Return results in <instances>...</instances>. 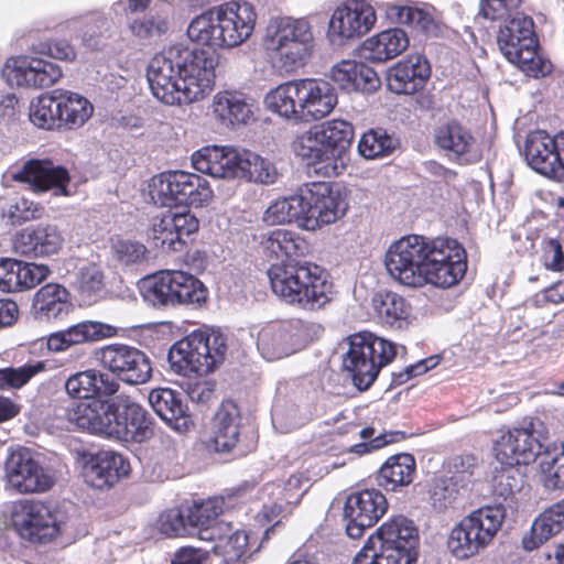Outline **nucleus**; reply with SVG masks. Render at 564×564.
I'll list each match as a JSON object with an SVG mask.
<instances>
[{
    "mask_svg": "<svg viewBox=\"0 0 564 564\" xmlns=\"http://www.w3.org/2000/svg\"><path fill=\"white\" fill-rule=\"evenodd\" d=\"M384 265L394 281L413 289L427 284L452 288L467 270L466 252L457 240L420 235H408L391 243Z\"/></svg>",
    "mask_w": 564,
    "mask_h": 564,
    "instance_id": "f257e3e1",
    "label": "nucleus"
},
{
    "mask_svg": "<svg viewBox=\"0 0 564 564\" xmlns=\"http://www.w3.org/2000/svg\"><path fill=\"white\" fill-rule=\"evenodd\" d=\"M216 65L215 52L170 46L150 61L147 77L151 93L169 106L198 101L213 90Z\"/></svg>",
    "mask_w": 564,
    "mask_h": 564,
    "instance_id": "f03ea898",
    "label": "nucleus"
},
{
    "mask_svg": "<svg viewBox=\"0 0 564 564\" xmlns=\"http://www.w3.org/2000/svg\"><path fill=\"white\" fill-rule=\"evenodd\" d=\"M68 422L91 434L123 442L142 443L153 435L149 412L129 395L110 402L91 400L68 412Z\"/></svg>",
    "mask_w": 564,
    "mask_h": 564,
    "instance_id": "7ed1b4c3",
    "label": "nucleus"
},
{
    "mask_svg": "<svg viewBox=\"0 0 564 564\" xmlns=\"http://www.w3.org/2000/svg\"><path fill=\"white\" fill-rule=\"evenodd\" d=\"M337 94L326 80L293 79L271 89L264 102L269 110L294 122H308L328 116L337 105Z\"/></svg>",
    "mask_w": 564,
    "mask_h": 564,
    "instance_id": "20e7f679",
    "label": "nucleus"
},
{
    "mask_svg": "<svg viewBox=\"0 0 564 564\" xmlns=\"http://www.w3.org/2000/svg\"><path fill=\"white\" fill-rule=\"evenodd\" d=\"M256 12L248 2L230 1L194 18L188 28L191 41L212 47H234L250 37Z\"/></svg>",
    "mask_w": 564,
    "mask_h": 564,
    "instance_id": "39448f33",
    "label": "nucleus"
},
{
    "mask_svg": "<svg viewBox=\"0 0 564 564\" xmlns=\"http://www.w3.org/2000/svg\"><path fill=\"white\" fill-rule=\"evenodd\" d=\"M273 293L286 304L317 311L330 301L332 285L311 262L272 264L267 272Z\"/></svg>",
    "mask_w": 564,
    "mask_h": 564,
    "instance_id": "423d86ee",
    "label": "nucleus"
},
{
    "mask_svg": "<svg viewBox=\"0 0 564 564\" xmlns=\"http://www.w3.org/2000/svg\"><path fill=\"white\" fill-rule=\"evenodd\" d=\"M263 41L273 66L288 75L305 66L314 51L312 25L305 19L271 20Z\"/></svg>",
    "mask_w": 564,
    "mask_h": 564,
    "instance_id": "0eeeda50",
    "label": "nucleus"
},
{
    "mask_svg": "<svg viewBox=\"0 0 564 564\" xmlns=\"http://www.w3.org/2000/svg\"><path fill=\"white\" fill-rule=\"evenodd\" d=\"M417 545L419 532L413 521L397 516L367 540L351 564H414Z\"/></svg>",
    "mask_w": 564,
    "mask_h": 564,
    "instance_id": "6e6552de",
    "label": "nucleus"
},
{
    "mask_svg": "<svg viewBox=\"0 0 564 564\" xmlns=\"http://www.w3.org/2000/svg\"><path fill=\"white\" fill-rule=\"evenodd\" d=\"M94 106L78 93L54 89L30 105L31 123L46 131H69L83 127L93 116Z\"/></svg>",
    "mask_w": 564,
    "mask_h": 564,
    "instance_id": "1a4fd4ad",
    "label": "nucleus"
},
{
    "mask_svg": "<svg viewBox=\"0 0 564 564\" xmlns=\"http://www.w3.org/2000/svg\"><path fill=\"white\" fill-rule=\"evenodd\" d=\"M226 350V338L220 332L199 329L176 341L169 350L167 360L177 375L202 377L224 361Z\"/></svg>",
    "mask_w": 564,
    "mask_h": 564,
    "instance_id": "9d476101",
    "label": "nucleus"
},
{
    "mask_svg": "<svg viewBox=\"0 0 564 564\" xmlns=\"http://www.w3.org/2000/svg\"><path fill=\"white\" fill-rule=\"evenodd\" d=\"M395 355L393 343L370 332H360L348 337L343 368L359 390H366L376 380L380 369L389 365Z\"/></svg>",
    "mask_w": 564,
    "mask_h": 564,
    "instance_id": "9b49d317",
    "label": "nucleus"
},
{
    "mask_svg": "<svg viewBox=\"0 0 564 564\" xmlns=\"http://www.w3.org/2000/svg\"><path fill=\"white\" fill-rule=\"evenodd\" d=\"M506 518L502 505L478 508L463 518L448 536L447 547L459 560L479 554L494 540Z\"/></svg>",
    "mask_w": 564,
    "mask_h": 564,
    "instance_id": "f8f14e48",
    "label": "nucleus"
},
{
    "mask_svg": "<svg viewBox=\"0 0 564 564\" xmlns=\"http://www.w3.org/2000/svg\"><path fill=\"white\" fill-rule=\"evenodd\" d=\"M143 300L153 307L200 305L207 299V289L192 274L165 270L148 275L139 282Z\"/></svg>",
    "mask_w": 564,
    "mask_h": 564,
    "instance_id": "ddd939ff",
    "label": "nucleus"
},
{
    "mask_svg": "<svg viewBox=\"0 0 564 564\" xmlns=\"http://www.w3.org/2000/svg\"><path fill=\"white\" fill-rule=\"evenodd\" d=\"M547 438L549 431L540 419H524L519 426L500 436L496 444V456L508 466L529 465L535 462L543 448L549 447L545 444Z\"/></svg>",
    "mask_w": 564,
    "mask_h": 564,
    "instance_id": "4468645a",
    "label": "nucleus"
},
{
    "mask_svg": "<svg viewBox=\"0 0 564 564\" xmlns=\"http://www.w3.org/2000/svg\"><path fill=\"white\" fill-rule=\"evenodd\" d=\"M11 518L18 534L32 543L51 542L61 531L57 513L39 500L14 502Z\"/></svg>",
    "mask_w": 564,
    "mask_h": 564,
    "instance_id": "2eb2a0df",
    "label": "nucleus"
},
{
    "mask_svg": "<svg viewBox=\"0 0 564 564\" xmlns=\"http://www.w3.org/2000/svg\"><path fill=\"white\" fill-rule=\"evenodd\" d=\"M97 358L105 369L127 384H143L152 376L150 358L144 351L133 346L107 345L99 349Z\"/></svg>",
    "mask_w": 564,
    "mask_h": 564,
    "instance_id": "dca6fc26",
    "label": "nucleus"
},
{
    "mask_svg": "<svg viewBox=\"0 0 564 564\" xmlns=\"http://www.w3.org/2000/svg\"><path fill=\"white\" fill-rule=\"evenodd\" d=\"M306 335V328L299 319L271 322L259 330L257 348L265 360H280L304 348Z\"/></svg>",
    "mask_w": 564,
    "mask_h": 564,
    "instance_id": "f3484780",
    "label": "nucleus"
},
{
    "mask_svg": "<svg viewBox=\"0 0 564 564\" xmlns=\"http://www.w3.org/2000/svg\"><path fill=\"white\" fill-rule=\"evenodd\" d=\"M304 223L303 228L315 230L324 225L335 223L345 215L347 204L340 192L326 182H313L304 185Z\"/></svg>",
    "mask_w": 564,
    "mask_h": 564,
    "instance_id": "a211bd4d",
    "label": "nucleus"
},
{
    "mask_svg": "<svg viewBox=\"0 0 564 564\" xmlns=\"http://www.w3.org/2000/svg\"><path fill=\"white\" fill-rule=\"evenodd\" d=\"M2 76L11 87L42 89L56 84L63 73L57 64L48 59L19 55L7 59Z\"/></svg>",
    "mask_w": 564,
    "mask_h": 564,
    "instance_id": "6ab92c4d",
    "label": "nucleus"
},
{
    "mask_svg": "<svg viewBox=\"0 0 564 564\" xmlns=\"http://www.w3.org/2000/svg\"><path fill=\"white\" fill-rule=\"evenodd\" d=\"M377 15L373 7L365 0H347L332 14L328 36L333 43L367 34L375 25Z\"/></svg>",
    "mask_w": 564,
    "mask_h": 564,
    "instance_id": "aec40b11",
    "label": "nucleus"
},
{
    "mask_svg": "<svg viewBox=\"0 0 564 564\" xmlns=\"http://www.w3.org/2000/svg\"><path fill=\"white\" fill-rule=\"evenodd\" d=\"M387 509V499L379 490L366 489L352 492L344 507L347 535L359 539L366 529L379 521Z\"/></svg>",
    "mask_w": 564,
    "mask_h": 564,
    "instance_id": "412c9836",
    "label": "nucleus"
},
{
    "mask_svg": "<svg viewBox=\"0 0 564 564\" xmlns=\"http://www.w3.org/2000/svg\"><path fill=\"white\" fill-rule=\"evenodd\" d=\"M6 477L9 485L21 494L50 490L55 478L41 466L29 452H13L6 462Z\"/></svg>",
    "mask_w": 564,
    "mask_h": 564,
    "instance_id": "4be33fe9",
    "label": "nucleus"
},
{
    "mask_svg": "<svg viewBox=\"0 0 564 564\" xmlns=\"http://www.w3.org/2000/svg\"><path fill=\"white\" fill-rule=\"evenodd\" d=\"M12 178L29 184L36 193L52 191L55 196L70 195L68 171L50 160H29L20 170L13 172Z\"/></svg>",
    "mask_w": 564,
    "mask_h": 564,
    "instance_id": "5701e85b",
    "label": "nucleus"
},
{
    "mask_svg": "<svg viewBox=\"0 0 564 564\" xmlns=\"http://www.w3.org/2000/svg\"><path fill=\"white\" fill-rule=\"evenodd\" d=\"M64 241V235L56 225H30L14 235L12 250L21 257H48L58 253Z\"/></svg>",
    "mask_w": 564,
    "mask_h": 564,
    "instance_id": "b1692460",
    "label": "nucleus"
},
{
    "mask_svg": "<svg viewBox=\"0 0 564 564\" xmlns=\"http://www.w3.org/2000/svg\"><path fill=\"white\" fill-rule=\"evenodd\" d=\"M198 226V219L189 210L167 212L161 218H153L149 238L155 248L177 251L184 245L183 237L194 234Z\"/></svg>",
    "mask_w": 564,
    "mask_h": 564,
    "instance_id": "393cba45",
    "label": "nucleus"
},
{
    "mask_svg": "<svg viewBox=\"0 0 564 564\" xmlns=\"http://www.w3.org/2000/svg\"><path fill=\"white\" fill-rule=\"evenodd\" d=\"M497 43L510 63L519 61L522 54L529 55L530 50L538 47L532 19L522 12H516L513 18L500 25Z\"/></svg>",
    "mask_w": 564,
    "mask_h": 564,
    "instance_id": "a878e982",
    "label": "nucleus"
},
{
    "mask_svg": "<svg viewBox=\"0 0 564 564\" xmlns=\"http://www.w3.org/2000/svg\"><path fill=\"white\" fill-rule=\"evenodd\" d=\"M292 150L296 156L306 161L316 174L324 177H335L340 174L338 163L322 140L316 126L299 134L292 142Z\"/></svg>",
    "mask_w": 564,
    "mask_h": 564,
    "instance_id": "bb28decb",
    "label": "nucleus"
},
{
    "mask_svg": "<svg viewBox=\"0 0 564 564\" xmlns=\"http://www.w3.org/2000/svg\"><path fill=\"white\" fill-rule=\"evenodd\" d=\"M435 143L451 160L460 164L474 163L480 159L471 131L456 120L436 129Z\"/></svg>",
    "mask_w": 564,
    "mask_h": 564,
    "instance_id": "cd10ccee",
    "label": "nucleus"
},
{
    "mask_svg": "<svg viewBox=\"0 0 564 564\" xmlns=\"http://www.w3.org/2000/svg\"><path fill=\"white\" fill-rule=\"evenodd\" d=\"M523 153L528 164L540 174L550 177L561 176L557 134L551 137L543 130L530 132L525 139Z\"/></svg>",
    "mask_w": 564,
    "mask_h": 564,
    "instance_id": "c85d7f7f",
    "label": "nucleus"
},
{
    "mask_svg": "<svg viewBox=\"0 0 564 564\" xmlns=\"http://www.w3.org/2000/svg\"><path fill=\"white\" fill-rule=\"evenodd\" d=\"M117 335V328L97 321H83L63 330L50 334L46 346L50 351L62 352L68 348Z\"/></svg>",
    "mask_w": 564,
    "mask_h": 564,
    "instance_id": "c756f323",
    "label": "nucleus"
},
{
    "mask_svg": "<svg viewBox=\"0 0 564 564\" xmlns=\"http://www.w3.org/2000/svg\"><path fill=\"white\" fill-rule=\"evenodd\" d=\"M430 74V64L423 55H409L388 69L387 86L392 93L411 95L424 86Z\"/></svg>",
    "mask_w": 564,
    "mask_h": 564,
    "instance_id": "7c9ffc66",
    "label": "nucleus"
},
{
    "mask_svg": "<svg viewBox=\"0 0 564 564\" xmlns=\"http://www.w3.org/2000/svg\"><path fill=\"white\" fill-rule=\"evenodd\" d=\"M129 464L122 455L101 451L93 455L84 467L86 484L96 489H106L115 485L129 473Z\"/></svg>",
    "mask_w": 564,
    "mask_h": 564,
    "instance_id": "2f4dec72",
    "label": "nucleus"
},
{
    "mask_svg": "<svg viewBox=\"0 0 564 564\" xmlns=\"http://www.w3.org/2000/svg\"><path fill=\"white\" fill-rule=\"evenodd\" d=\"M153 411L173 430L184 433L193 425L187 405L178 392L169 388H156L148 397Z\"/></svg>",
    "mask_w": 564,
    "mask_h": 564,
    "instance_id": "473e14b6",
    "label": "nucleus"
},
{
    "mask_svg": "<svg viewBox=\"0 0 564 564\" xmlns=\"http://www.w3.org/2000/svg\"><path fill=\"white\" fill-rule=\"evenodd\" d=\"M225 500L220 497L209 498L188 507V517L193 533L198 532V538L204 541L221 540V532L229 530V523L219 522Z\"/></svg>",
    "mask_w": 564,
    "mask_h": 564,
    "instance_id": "72a5a7b5",
    "label": "nucleus"
},
{
    "mask_svg": "<svg viewBox=\"0 0 564 564\" xmlns=\"http://www.w3.org/2000/svg\"><path fill=\"white\" fill-rule=\"evenodd\" d=\"M330 78L346 91L371 93L380 86L377 73L364 63L341 61L330 69Z\"/></svg>",
    "mask_w": 564,
    "mask_h": 564,
    "instance_id": "f704fd0d",
    "label": "nucleus"
},
{
    "mask_svg": "<svg viewBox=\"0 0 564 564\" xmlns=\"http://www.w3.org/2000/svg\"><path fill=\"white\" fill-rule=\"evenodd\" d=\"M386 14L394 23L408 25L426 36L436 37L442 32L441 22L426 9L409 3H389Z\"/></svg>",
    "mask_w": 564,
    "mask_h": 564,
    "instance_id": "c9c22d12",
    "label": "nucleus"
},
{
    "mask_svg": "<svg viewBox=\"0 0 564 564\" xmlns=\"http://www.w3.org/2000/svg\"><path fill=\"white\" fill-rule=\"evenodd\" d=\"M186 175L185 171H172L153 176L149 183V196L153 204L162 207L183 205L186 202Z\"/></svg>",
    "mask_w": 564,
    "mask_h": 564,
    "instance_id": "e433bc0d",
    "label": "nucleus"
},
{
    "mask_svg": "<svg viewBox=\"0 0 564 564\" xmlns=\"http://www.w3.org/2000/svg\"><path fill=\"white\" fill-rule=\"evenodd\" d=\"M73 308L69 292L58 283H47L34 295L33 310L40 319H57L68 315Z\"/></svg>",
    "mask_w": 564,
    "mask_h": 564,
    "instance_id": "4c0bfd02",
    "label": "nucleus"
},
{
    "mask_svg": "<svg viewBox=\"0 0 564 564\" xmlns=\"http://www.w3.org/2000/svg\"><path fill=\"white\" fill-rule=\"evenodd\" d=\"M409 45L405 31L399 28L380 32L368 39L361 48L362 56L376 63H382L400 55Z\"/></svg>",
    "mask_w": 564,
    "mask_h": 564,
    "instance_id": "58836bf2",
    "label": "nucleus"
},
{
    "mask_svg": "<svg viewBox=\"0 0 564 564\" xmlns=\"http://www.w3.org/2000/svg\"><path fill=\"white\" fill-rule=\"evenodd\" d=\"M240 435V413L231 401L223 402L215 414L213 440L217 452H229L238 443Z\"/></svg>",
    "mask_w": 564,
    "mask_h": 564,
    "instance_id": "ea45409f",
    "label": "nucleus"
},
{
    "mask_svg": "<svg viewBox=\"0 0 564 564\" xmlns=\"http://www.w3.org/2000/svg\"><path fill=\"white\" fill-rule=\"evenodd\" d=\"M261 246L275 258L296 259L310 252L308 242L299 234L288 229H273L262 236Z\"/></svg>",
    "mask_w": 564,
    "mask_h": 564,
    "instance_id": "a19ab883",
    "label": "nucleus"
},
{
    "mask_svg": "<svg viewBox=\"0 0 564 564\" xmlns=\"http://www.w3.org/2000/svg\"><path fill=\"white\" fill-rule=\"evenodd\" d=\"M414 473L415 459L411 454L392 455L379 469L377 484L387 491H397L412 482Z\"/></svg>",
    "mask_w": 564,
    "mask_h": 564,
    "instance_id": "79ce46f5",
    "label": "nucleus"
},
{
    "mask_svg": "<svg viewBox=\"0 0 564 564\" xmlns=\"http://www.w3.org/2000/svg\"><path fill=\"white\" fill-rule=\"evenodd\" d=\"M564 529V499L545 509L532 523L531 536L523 545L532 551Z\"/></svg>",
    "mask_w": 564,
    "mask_h": 564,
    "instance_id": "37998d69",
    "label": "nucleus"
},
{
    "mask_svg": "<svg viewBox=\"0 0 564 564\" xmlns=\"http://www.w3.org/2000/svg\"><path fill=\"white\" fill-rule=\"evenodd\" d=\"M316 127L319 130L322 140L330 150V153L334 154L335 162L338 163V169L341 173L345 169L346 152L354 139L352 126L346 120L333 119Z\"/></svg>",
    "mask_w": 564,
    "mask_h": 564,
    "instance_id": "c03bdc74",
    "label": "nucleus"
},
{
    "mask_svg": "<svg viewBox=\"0 0 564 564\" xmlns=\"http://www.w3.org/2000/svg\"><path fill=\"white\" fill-rule=\"evenodd\" d=\"M371 306L379 322L390 327L401 328L411 315L410 304L394 292L376 294Z\"/></svg>",
    "mask_w": 564,
    "mask_h": 564,
    "instance_id": "a18cd8bd",
    "label": "nucleus"
},
{
    "mask_svg": "<svg viewBox=\"0 0 564 564\" xmlns=\"http://www.w3.org/2000/svg\"><path fill=\"white\" fill-rule=\"evenodd\" d=\"M214 111L231 124L247 123L253 116V100L237 91L218 93L214 98Z\"/></svg>",
    "mask_w": 564,
    "mask_h": 564,
    "instance_id": "49530a36",
    "label": "nucleus"
},
{
    "mask_svg": "<svg viewBox=\"0 0 564 564\" xmlns=\"http://www.w3.org/2000/svg\"><path fill=\"white\" fill-rule=\"evenodd\" d=\"M304 217L303 188H300L297 194L271 203L264 212L263 220L269 225L296 221L303 228Z\"/></svg>",
    "mask_w": 564,
    "mask_h": 564,
    "instance_id": "de8ad7c7",
    "label": "nucleus"
},
{
    "mask_svg": "<svg viewBox=\"0 0 564 564\" xmlns=\"http://www.w3.org/2000/svg\"><path fill=\"white\" fill-rule=\"evenodd\" d=\"M96 370L89 369L72 375L65 382L67 394L74 399L83 401L66 409L65 416L68 420V412L82 404L89 403L91 400H100L96 398Z\"/></svg>",
    "mask_w": 564,
    "mask_h": 564,
    "instance_id": "09e8293b",
    "label": "nucleus"
},
{
    "mask_svg": "<svg viewBox=\"0 0 564 564\" xmlns=\"http://www.w3.org/2000/svg\"><path fill=\"white\" fill-rule=\"evenodd\" d=\"M156 527L167 538L192 535L193 529L188 517V507L171 508L160 513Z\"/></svg>",
    "mask_w": 564,
    "mask_h": 564,
    "instance_id": "8fccbe9b",
    "label": "nucleus"
},
{
    "mask_svg": "<svg viewBox=\"0 0 564 564\" xmlns=\"http://www.w3.org/2000/svg\"><path fill=\"white\" fill-rule=\"evenodd\" d=\"M398 141L383 129H371L365 132L359 142L358 151L366 159H376L390 154Z\"/></svg>",
    "mask_w": 564,
    "mask_h": 564,
    "instance_id": "3c124183",
    "label": "nucleus"
},
{
    "mask_svg": "<svg viewBox=\"0 0 564 564\" xmlns=\"http://www.w3.org/2000/svg\"><path fill=\"white\" fill-rule=\"evenodd\" d=\"M46 370V362L30 361L20 367H7L0 369V390L21 389L36 375Z\"/></svg>",
    "mask_w": 564,
    "mask_h": 564,
    "instance_id": "603ef678",
    "label": "nucleus"
},
{
    "mask_svg": "<svg viewBox=\"0 0 564 564\" xmlns=\"http://www.w3.org/2000/svg\"><path fill=\"white\" fill-rule=\"evenodd\" d=\"M242 178L261 184H273L279 177V172L273 163L260 155L246 150Z\"/></svg>",
    "mask_w": 564,
    "mask_h": 564,
    "instance_id": "864d4df0",
    "label": "nucleus"
},
{
    "mask_svg": "<svg viewBox=\"0 0 564 564\" xmlns=\"http://www.w3.org/2000/svg\"><path fill=\"white\" fill-rule=\"evenodd\" d=\"M541 473L544 476V485L547 488L557 489L564 487V445L554 447L543 453L540 462Z\"/></svg>",
    "mask_w": 564,
    "mask_h": 564,
    "instance_id": "5fc2aeb1",
    "label": "nucleus"
},
{
    "mask_svg": "<svg viewBox=\"0 0 564 564\" xmlns=\"http://www.w3.org/2000/svg\"><path fill=\"white\" fill-rule=\"evenodd\" d=\"M51 270L45 264L15 260L13 273L15 292L31 290L47 279Z\"/></svg>",
    "mask_w": 564,
    "mask_h": 564,
    "instance_id": "6e6d98bb",
    "label": "nucleus"
},
{
    "mask_svg": "<svg viewBox=\"0 0 564 564\" xmlns=\"http://www.w3.org/2000/svg\"><path fill=\"white\" fill-rule=\"evenodd\" d=\"M104 273L96 264H87L79 269L76 276V288L84 299L91 301L104 291Z\"/></svg>",
    "mask_w": 564,
    "mask_h": 564,
    "instance_id": "4d7b16f0",
    "label": "nucleus"
},
{
    "mask_svg": "<svg viewBox=\"0 0 564 564\" xmlns=\"http://www.w3.org/2000/svg\"><path fill=\"white\" fill-rule=\"evenodd\" d=\"M108 22L105 17L99 13L85 15L83 18H74L66 22V28L72 31H78V36L87 46H93L94 37L101 34Z\"/></svg>",
    "mask_w": 564,
    "mask_h": 564,
    "instance_id": "13d9d810",
    "label": "nucleus"
},
{
    "mask_svg": "<svg viewBox=\"0 0 564 564\" xmlns=\"http://www.w3.org/2000/svg\"><path fill=\"white\" fill-rule=\"evenodd\" d=\"M230 531L231 527L229 525V530L221 532L223 539L217 540V547L223 550V554L227 561L234 563L240 561L243 556L248 545V535L241 530H236L228 534Z\"/></svg>",
    "mask_w": 564,
    "mask_h": 564,
    "instance_id": "bf43d9fd",
    "label": "nucleus"
},
{
    "mask_svg": "<svg viewBox=\"0 0 564 564\" xmlns=\"http://www.w3.org/2000/svg\"><path fill=\"white\" fill-rule=\"evenodd\" d=\"M245 151L235 148L224 147L223 162L220 165H216L215 178H242Z\"/></svg>",
    "mask_w": 564,
    "mask_h": 564,
    "instance_id": "052dcab7",
    "label": "nucleus"
},
{
    "mask_svg": "<svg viewBox=\"0 0 564 564\" xmlns=\"http://www.w3.org/2000/svg\"><path fill=\"white\" fill-rule=\"evenodd\" d=\"M310 479L303 474H293L284 482L283 487L268 486L267 490L273 488L276 490V499L284 501L286 505H296L300 502L304 492L310 486Z\"/></svg>",
    "mask_w": 564,
    "mask_h": 564,
    "instance_id": "680f3d73",
    "label": "nucleus"
},
{
    "mask_svg": "<svg viewBox=\"0 0 564 564\" xmlns=\"http://www.w3.org/2000/svg\"><path fill=\"white\" fill-rule=\"evenodd\" d=\"M521 3V0H481L480 13L484 18L489 20H500L503 23L508 22Z\"/></svg>",
    "mask_w": 564,
    "mask_h": 564,
    "instance_id": "e2e57ef3",
    "label": "nucleus"
},
{
    "mask_svg": "<svg viewBox=\"0 0 564 564\" xmlns=\"http://www.w3.org/2000/svg\"><path fill=\"white\" fill-rule=\"evenodd\" d=\"M186 178L189 180L185 182L184 196L186 202H184L183 205L202 206L204 203L210 199L213 192L208 185V182L204 177L187 172Z\"/></svg>",
    "mask_w": 564,
    "mask_h": 564,
    "instance_id": "0e129e2a",
    "label": "nucleus"
},
{
    "mask_svg": "<svg viewBox=\"0 0 564 564\" xmlns=\"http://www.w3.org/2000/svg\"><path fill=\"white\" fill-rule=\"evenodd\" d=\"M112 253L121 264L133 265L145 260L147 248L137 241L117 240L112 245Z\"/></svg>",
    "mask_w": 564,
    "mask_h": 564,
    "instance_id": "69168bd1",
    "label": "nucleus"
},
{
    "mask_svg": "<svg viewBox=\"0 0 564 564\" xmlns=\"http://www.w3.org/2000/svg\"><path fill=\"white\" fill-rule=\"evenodd\" d=\"M128 25L131 33L139 39L160 36L167 29L165 20L154 15L131 19Z\"/></svg>",
    "mask_w": 564,
    "mask_h": 564,
    "instance_id": "338daca9",
    "label": "nucleus"
},
{
    "mask_svg": "<svg viewBox=\"0 0 564 564\" xmlns=\"http://www.w3.org/2000/svg\"><path fill=\"white\" fill-rule=\"evenodd\" d=\"M224 147L209 145L199 149L192 155L193 167L204 174L214 176L216 165L223 162Z\"/></svg>",
    "mask_w": 564,
    "mask_h": 564,
    "instance_id": "774afa93",
    "label": "nucleus"
}]
</instances>
